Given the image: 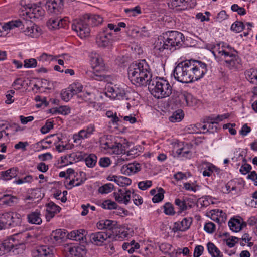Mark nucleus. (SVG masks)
Listing matches in <instances>:
<instances>
[{"mask_svg": "<svg viewBox=\"0 0 257 257\" xmlns=\"http://www.w3.org/2000/svg\"><path fill=\"white\" fill-rule=\"evenodd\" d=\"M207 48L218 61L229 69H237L240 65V59L233 53L235 50L229 45L220 42L216 44H209Z\"/></svg>", "mask_w": 257, "mask_h": 257, "instance_id": "f257e3e1", "label": "nucleus"}, {"mask_svg": "<svg viewBox=\"0 0 257 257\" xmlns=\"http://www.w3.org/2000/svg\"><path fill=\"white\" fill-rule=\"evenodd\" d=\"M184 39L182 33L178 31H168L160 36L154 43L153 52L157 57L162 56L165 50H174L180 47Z\"/></svg>", "mask_w": 257, "mask_h": 257, "instance_id": "f03ea898", "label": "nucleus"}, {"mask_svg": "<svg viewBox=\"0 0 257 257\" xmlns=\"http://www.w3.org/2000/svg\"><path fill=\"white\" fill-rule=\"evenodd\" d=\"M127 73L131 82L139 86L148 84L152 76L150 66L145 60L131 64L128 67Z\"/></svg>", "mask_w": 257, "mask_h": 257, "instance_id": "7ed1b4c3", "label": "nucleus"}, {"mask_svg": "<svg viewBox=\"0 0 257 257\" xmlns=\"http://www.w3.org/2000/svg\"><path fill=\"white\" fill-rule=\"evenodd\" d=\"M93 71H87L86 74L90 79L97 81H105L109 76L105 74L107 67L101 56L96 52L90 55Z\"/></svg>", "mask_w": 257, "mask_h": 257, "instance_id": "20e7f679", "label": "nucleus"}, {"mask_svg": "<svg viewBox=\"0 0 257 257\" xmlns=\"http://www.w3.org/2000/svg\"><path fill=\"white\" fill-rule=\"evenodd\" d=\"M173 75L177 81L183 83L195 81L191 59L179 63L174 69Z\"/></svg>", "mask_w": 257, "mask_h": 257, "instance_id": "39448f33", "label": "nucleus"}, {"mask_svg": "<svg viewBox=\"0 0 257 257\" xmlns=\"http://www.w3.org/2000/svg\"><path fill=\"white\" fill-rule=\"evenodd\" d=\"M148 85L151 93L158 99L168 97L172 93V86L163 78L157 77L151 79Z\"/></svg>", "mask_w": 257, "mask_h": 257, "instance_id": "423d86ee", "label": "nucleus"}, {"mask_svg": "<svg viewBox=\"0 0 257 257\" xmlns=\"http://www.w3.org/2000/svg\"><path fill=\"white\" fill-rule=\"evenodd\" d=\"M106 96L113 99L127 100V108L128 109L136 105V101L132 97L131 93L126 91L123 87L120 86L108 87L105 92Z\"/></svg>", "mask_w": 257, "mask_h": 257, "instance_id": "0eeeda50", "label": "nucleus"}, {"mask_svg": "<svg viewBox=\"0 0 257 257\" xmlns=\"http://www.w3.org/2000/svg\"><path fill=\"white\" fill-rule=\"evenodd\" d=\"M21 4L23 6L19 11V16L22 19L31 20L39 18L44 15L45 11L42 8L36 4H26L22 0Z\"/></svg>", "mask_w": 257, "mask_h": 257, "instance_id": "6e6552de", "label": "nucleus"}, {"mask_svg": "<svg viewBox=\"0 0 257 257\" xmlns=\"http://www.w3.org/2000/svg\"><path fill=\"white\" fill-rule=\"evenodd\" d=\"M71 27L72 30L76 31L81 38L88 36L90 32L89 24L87 20L85 19V15L78 19L74 20Z\"/></svg>", "mask_w": 257, "mask_h": 257, "instance_id": "1a4fd4ad", "label": "nucleus"}, {"mask_svg": "<svg viewBox=\"0 0 257 257\" xmlns=\"http://www.w3.org/2000/svg\"><path fill=\"white\" fill-rule=\"evenodd\" d=\"M113 32L108 28H103L96 35L95 42L98 47L106 48L111 46L113 42Z\"/></svg>", "mask_w": 257, "mask_h": 257, "instance_id": "9d476101", "label": "nucleus"}, {"mask_svg": "<svg viewBox=\"0 0 257 257\" xmlns=\"http://www.w3.org/2000/svg\"><path fill=\"white\" fill-rule=\"evenodd\" d=\"M20 27L22 26L21 29L25 35L32 38L37 37L40 35L39 28L35 25L31 20L22 19Z\"/></svg>", "mask_w": 257, "mask_h": 257, "instance_id": "9b49d317", "label": "nucleus"}, {"mask_svg": "<svg viewBox=\"0 0 257 257\" xmlns=\"http://www.w3.org/2000/svg\"><path fill=\"white\" fill-rule=\"evenodd\" d=\"M193 65L195 81L203 78L208 71L207 65L201 61L191 59Z\"/></svg>", "mask_w": 257, "mask_h": 257, "instance_id": "f8f14e48", "label": "nucleus"}, {"mask_svg": "<svg viewBox=\"0 0 257 257\" xmlns=\"http://www.w3.org/2000/svg\"><path fill=\"white\" fill-rule=\"evenodd\" d=\"M91 242L97 246H102L105 242L109 243L111 237L105 232H97L90 235Z\"/></svg>", "mask_w": 257, "mask_h": 257, "instance_id": "ddd939ff", "label": "nucleus"}, {"mask_svg": "<svg viewBox=\"0 0 257 257\" xmlns=\"http://www.w3.org/2000/svg\"><path fill=\"white\" fill-rule=\"evenodd\" d=\"M168 5L170 8L177 11L185 10L192 7L190 0H169Z\"/></svg>", "mask_w": 257, "mask_h": 257, "instance_id": "4468645a", "label": "nucleus"}, {"mask_svg": "<svg viewBox=\"0 0 257 257\" xmlns=\"http://www.w3.org/2000/svg\"><path fill=\"white\" fill-rule=\"evenodd\" d=\"M131 194L132 192L130 190L120 189L118 192L113 193V196L118 203L127 205L130 201Z\"/></svg>", "mask_w": 257, "mask_h": 257, "instance_id": "2eb2a0df", "label": "nucleus"}, {"mask_svg": "<svg viewBox=\"0 0 257 257\" xmlns=\"http://www.w3.org/2000/svg\"><path fill=\"white\" fill-rule=\"evenodd\" d=\"M33 257H53V249L47 245H41L34 249L32 252Z\"/></svg>", "mask_w": 257, "mask_h": 257, "instance_id": "dca6fc26", "label": "nucleus"}, {"mask_svg": "<svg viewBox=\"0 0 257 257\" xmlns=\"http://www.w3.org/2000/svg\"><path fill=\"white\" fill-rule=\"evenodd\" d=\"M63 5V0H47L46 2V7L51 13L57 14L60 13Z\"/></svg>", "mask_w": 257, "mask_h": 257, "instance_id": "f3484780", "label": "nucleus"}, {"mask_svg": "<svg viewBox=\"0 0 257 257\" xmlns=\"http://www.w3.org/2000/svg\"><path fill=\"white\" fill-rule=\"evenodd\" d=\"M228 226L231 230L237 232L246 226V223L240 217L231 218L228 221Z\"/></svg>", "mask_w": 257, "mask_h": 257, "instance_id": "a211bd4d", "label": "nucleus"}, {"mask_svg": "<svg viewBox=\"0 0 257 257\" xmlns=\"http://www.w3.org/2000/svg\"><path fill=\"white\" fill-rule=\"evenodd\" d=\"M47 25L50 30L58 29L64 28L67 25V20L66 18H51L47 22Z\"/></svg>", "mask_w": 257, "mask_h": 257, "instance_id": "6ab92c4d", "label": "nucleus"}, {"mask_svg": "<svg viewBox=\"0 0 257 257\" xmlns=\"http://www.w3.org/2000/svg\"><path fill=\"white\" fill-rule=\"evenodd\" d=\"M191 199L187 197H180L176 198L174 201L175 204L178 207V214H181L182 212L189 209L192 207Z\"/></svg>", "mask_w": 257, "mask_h": 257, "instance_id": "aec40b11", "label": "nucleus"}, {"mask_svg": "<svg viewBox=\"0 0 257 257\" xmlns=\"http://www.w3.org/2000/svg\"><path fill=\"white\" fill-rule=\"evenodd\" d=\"M192 223V218L191 217H186L182 219L181 221H178L174 223L173 230L174 232L181 231L184 232L187 230L190 227Z\"/></svg>", "mask_w": 257, "mask_h": 257, "instance_id": "412c9836", "label": "nucleus"}, {"mask_svg": "<svg viewBox=\"0 0 257 257\" xmlns=\"http://www.w3.org/2000/svg\"><path fill=\"white\" fill-rule=\"evenodd\" d=\"M20 20H12L3 24L0 23V36L7 34V31L15 28L20 27L21 24Z\"/></svg>", "mask_w": 257, "mask_h": 257, "instance_id": "4be33fe9", "label": "nucleus"}, {"mask_svg": "<svg viewBox=\"0 0 257 257\" xmlns=\"http://www.w3.org/2000/svg\"><path fill=\"white\" fill-rule=\"evenodd\" d=\"M68 250L70 257H83L86 253L85 247L83 245L70 246Z\"/></svg>", "mask_w": 257, "mask_h": 257, "instance_id": "5701e85b", "label": "nucleus"}, {"mask_svg": "<svg viewBox=\"0 0 257 257\" xmlns=\"http://www.w3.org/2000/svg\"><path fill=\"white\" fill-rule=\"evenodd\" d=\"M12 237L18 248L19 246L25 244L27 242L28 239L31 237V235L29 233L25 231L14 234Z\"/></svg>", "mask_w": 257, "mask_h": 257, "instance_id": "b1692460", "label": "nucleus"}, {"mask_svg": "<svg viewBox=\"0 0 257 257\" xmlns=\"http://www.w3.org/2000/svg\"><path fill=\"white\" fill-rule=\"evenodd\" d=\"M117 225L116 221L107 219L101 220L97 223V228L100 230H113L117 227Z\"/></svg>", "mask_w": 257, "mask_h": 257, "instance_id": "393cba45", "label": "nucleus"}, {"mask_svg": "<svg viewBox=\"0 0 257 257\" xmlns=\"http://www.w3.org/2000/svg\"><path fill=\"white\" fill-rule=\"evenodd\" d=\"M65 230L61 229L53 231L50 236V239L54 243H60L65 237H67Z\"/></svg>", "mask_w": 257, "mask_h": 257, "instance_id": "a878e982", "label": "nucleus"}, {"mask_svg": "<svg viewBox=\"0 0 257 257\" xmlns=\"http://www.w3.org/2000/svg\"><path fill=\"white\" fill-rule=\"evenodd\" d=\"M86 231L83 229H80L78 230H74L70 233H68L67 235V238L69 239H72L76 241H79V242H83L85 239Z\"/></svg>", "mask_w": 257, "mask_h": 257, "instance_id": "bb28decb", "label": "nucleus"}, {"mask_svg": "<svg viewBox=\"0 0 257 257\" xmlns=\"http://www.w3.org/2000/svg\"><path fill=\"white\" fill-rule=\"evenodd\" d=\"M18 198L16 196L9 194L4 195L0 198V205L4 206H13L17 203Z\"/></svg>", "mask_w": 257, "mask_h": 257, "instance_id": "cd10ccee", "label": "nucleus"}, {"mask_svg": "<svg viewBox=\"0 0 257 257\" xmlns=\"http://www.w3.org/2000/svg\"><path fill=\"white\" fill-rule=\"evenodd\" d=\"M1 247L5 252H9L12 249H17L18 247L13 240L12 236L9 237L3 241Z\"/></svg>", "mask_w": 257, "mask_h": 257, "instance_id": "c85d7f7f", "label": "nucleus"}, {"mask_svg": "<svg viewBox=\"0 0 257 257\" xmlns=\"http://www.w3.org/2000/svg\"><path fill=\"white\" fill-rule=\"evenodd\" d=\"M85 19L87 20V22L89 25L92 26H96L100 24L103 22V18L98 15H91L86 14H85Z\"/></svg>", "mask_w": 257, "mask_h": 257, "instance_id": "c756f323", "label": "nucleus"}, {"mask_svg": "<svg viewBox=\"0 0 257 257\" xmlns=\"http://www.w3.org/2000/svg\"><path fill=\"white\" fill-rule=\"evenodd\" d=\"M40 211L36 210L27 215L28 222L31 224H40L42 223Z\"/></svg>", "mask_w": 257, "mask_h": 257, "instance_id": "7c9ffc66", "label": "nucleus"}, {"mask_svg": "<svg viewBox=\"0 0 257 257\" xmlns=\"http://www.w3.org/2000/svg\"><path fill=\"white\" fill-rule=\"evenodd\" d=\"M1 179L8 181L13 178L15 177L17 175V170L15 168H11L5 171L0 172Z\"/></svg>", "mask_w": 257, "mask_h": 257, "instance_id": "2f4dec72", "label": "nucleus"}, {"mask_svg": "<svg viewBox=\"0 0 257 257\" xmlns=\"http://www.w3.org/2000/svg\"><path fill=\"white\" fill-rule=\"evenodd\" d=\"M104 145L105 146V149H111L116 154H120L123 152V146L120 143L114 142L113 144H110L108 142H106Z\"/></svg>", "mask_w": 257, "mask_h": 257, "instance_id": "473e14b6", "label": "nucleus"}, {"mask_svg": "<svg viewBox=\"0 0 257 257\" xmlns=\"http://www.w3.org/2000/svg\"><path fill=\"white\" fill-rule=\"evenodd\" d=\"M207 247L209 253L212 257H223L222 253L213 243H208L207 244Z\"/></svg>", "mask_w": 257, "mask_h": 257, "instance_id": "72a5a7b5", "label": "nucleus"}, {"mask_svg": "<svg viewBox=\"0 0 257 257\" xmlns=\"http://www.w3.org/2000/svg\"><path fill=\"white\" fill-rule=\"evenodd\" d=\"M245 77L251 83L257 84V69H249L245 72Z\"/></svg>", "mask_w": 257, "mask_h": 257, "instance_id": "f704fd0d", "label": "nucleus"}, {"mask_svg": "<svg viewBox=\"0 0 257 257\" xmlns=\"http://www.w3.org/2000/svg\"><path fill=\"white\" fill-rule=\"evenodd\" d=\"M123 169H125L128 175L137 173L141 170V166L139 163H130L126 166H123Z\"/></svg>", "mask_w": 257, "mask_h": 257, "instance_id": "c9c22d12", "label": "nucleus"}, {"mask_svg": "<svg viewBox=\"0 0 257 257\" xmlns=\"http://www.w3.org/2000/svg\"><path fill=\"white\" fill-rule=\"evenodd\" d=\"M186 106L193 107L196 106L200 103V101L194 97L191 94L186 92Z\"/></svg>", "mask_w": 257, "mask_h": 257, "instance_id": "e433bc0d", "label": "nucleus"}, {"mask_svg": "<svg viewBox=\"0 0 257 257\" xmlns=\"http://www.w3.org/2000/svg\"><path fill=\"white\" fill-rule=\"evenodd\" d=\"M183 111L181 109H178L173 113L172 115L169 117V120L172 122H178L182 120L184 117Z\"/></svg>", "mask_w": 257, "mask_h": 257, "instance_id": "4c0bfd02", "label": "nucleus"}, {"mask_svg": "<svg viewBox=\"0 0 257 257\" xmlns=\"http://www.w3.org/2000/svg\"><path fill=\"white\" fill-rule=\"evenodd\" d=\"M86 155L87 156L85 157L84 160L86 166L89 168H93L95 166L97 162V156L94 154Z\"/></svg>", "mask_w": 257, "mask_h": 257, "instance_id": "58836bf2", "label": "nucleus"}, {"mask_svg": "<svg viewBox=\"0 0 257 257\" xmlns=\"http://www.w3.org/2000/svg\"><path fill=\"white\" fill-rule=\"evenodd\" d=\"M11 216L12 217L11 218V221L9 222L10 224H9L8 227H14L20 225L21 224L22 219L21 215L20 214L17 213H12Z\"/></svg>", "mask_w": 257, "mask_h": 257, "instance_id": "ea45409f", "label": "nucleus"}, {"mask_svg": "<svg viewBox=\"0 0 257 257\" xmlns=\"http://www.w3.org/2000/svg\"><path fill=\"white\" fill-rule=\"evenodd\" d=\"M185 131L189 134L201 133L202 131H201V123H197L195 124L189 125L186 127Z\"/></svg>", "mask_w": 257, "mask_h": 257, "instance_id": "a19ab883", "label": "nucleus"}, {"mask_svg": "<svg viewBox=\"0 0 257 257\" xmlns=\"http://www.w3.org/2000/svg\"><path fill=\"white\" fill-rule=\"evenodd\" d=\"M114 189V185L111 183L105 184L98 188V192L102 194H108L111 192Z\"/></svg>", "mask_w": 257, "mask_h": 257, "instance_id": "79ce46f5", "label": "nucleus"}, {"mask_svg": "<svg viewBox=\"0 0 257 257\" xmlns=\"http://www.w3.org/2000/svg\"><path fill=\"white\" fill-rule=\"evenodd\" d=\"M106 115L108 118L111 119L110 123L113 125H118V122L120 121V120L116 112H113L112 111H107Z\"/></svg>", "mask_w": 257, "mask_h": 257, "instance_id": "37998d69", "label": "nucleus"}, {"mask_svg": "<svg viewBox=\"0 0 257 257\" xmlns=\"http://www.w3.org/2000/svg\"><path fill=\"white\" fill-rule=\"evenodd\" d=\"M237 185H238V183L234 180H231L228 182L225 186L226 193H229L231 192V191H234L235 193H234V194L236 193Z\"/></svg>", "mask_w": 257, "mask_h": 257, "instance_id": "c03bdc74", "label": "nucleus"}, {"mask_svg": "<svg viewBox=\"0 0 257 257\" xmlns=\"http://www.w3.org/2000/svg\"><path fill=\"white\" fill-rule=\"evenodd\" d=\"M186 91L179 93L177 94V98L176 99V102L179 104L180 107H186V104H187V103H186Z\"/></svg>", "mask_w": 257, "mask_h": 257, "instance_id": "a18cd8bd", "label": "nucleus"}, {"mask_svg": "<svg viewBox=\"0 0 257 257\" xmlns=\"http://www.w3.org/2000/svg\"><path fill=\"white\" fill-rule=\"evenodd\" d=\"M164 212L167 215H174L176 212L174 210V206L170 202H167L163 205Z\"/></svg>", "mask_w": 257, "mask_h": 257, "instance_id": "49530a36", "label": "nucleus"}, {"mask_svg": "<svg viewBox=\"0 0 257 257\" xmlns=\"http://www.w3.org/2000/svg\"><path fill=\"white\" fill-rule=\"evenodd\" d=\"M62 99L68 101L74 95L72 89L70 88V86L65 90H63L61 93Z\"/></svg>", "mask_w": 257, "mask_h": 257, "instance_id": "de8ad7c7", "label": "nucleus"}, {"mask_svg": "<svg viewBox=\"0 0 257 257\" xmlns=\"http://www.w3.org/2000/svg\"><path fill=\"white\" fill-rule=\"evenodd\" d=\"M101 207L105 209H116L117 208V204L112 201H111L110 200H106L104 201L102 204H101Z\"/></svg>", "mask_w": 257, "mask_h": 257, "instance_id": "09e8293b", "label": "nucleus"}, {"mask_svg": "<svg viewBox=\"0 0 257 257\" xmlns=\"http://www.w3.org/2000/svg\"><path fill=\"white\" fill-rule=\"evenodd\" d=\"M12 212H5L0 215V220L5 223L4 225L6 226V227H8L9 224H10L9 222H10L12 218Z\"/></svg>", "mask_w": 257, "mask_h": 257, "instance_id": "8fccbe9b", "label": "nucleus"}, {"mask_svg": "<svg viewBox=\"0 0 257 257\" xmlns=\"http://www.w3.org/2000/svg\"><path fill=\"white\" fill-rule=\"evenodd\" d=\"M245 25L242 22L236 21L232 24L231 30L236 33H239L243 31Z\"/></svg>", "mask_w": 257, "mask_h": 257, "instance_id": "3c124183", "label": "nucleus"}, {"mask_svg": "<svg viewBox=\"0 0 257 257\" xmlns=\"http://www.w3.org/2000/svg\"><path fill=\"white\" fill-rule=\"evenodd\" d=\"M164 193L165 191L163 188H158V193L155 194L152 198L153 202L156 203L161 201L164 198Z\"/></svg>", "mask_w": 257, "mask_h": 257, "instance_id": "603ef678", "label": "nucleus"}, {"mask_svg": "<svg viewBox=\"0 0 257 257\" xmlns=\"http://www.w3.org/2000/svg\"><path fill=\"white\" fill-rule=\"evenodd\" d=\"M78 97L81 98L86 102L91 103L93 101L94 95L91 92H83L78 94Z\"/></svg>", "mask_w": 257, "mask_h": 257, "instance_id": "864d4df0", "label": "nucleus"}, {"mask_svg": "<svg viewBox=\"0 0 257 257\" xmlns=\"http://www.w3.org/2000/svg\"><path fill=\"white\" fill-rule=\"evenodd\" d=\"M132 183L131 180L124 176H119L117 180V184L120 186H125L130 185Z\"/></svg>", "mask_w": 257, "mask_h": 257, "instance_id": "5fc2aeb1", "label": "nucleus"}, {"mask_svg": "<svg viewBox=\"0 0 257 257\" xmlns=\"http://www.w3.org/2000/svg\"><path fill=\"white\" fill-rule=\"evenodd\" d=\"M204 165H205V169L206 170L203 172V175L204 176H210L213 173V169L214 168V166L208 163H205Z\"/></svg>", "mask_w": 257, "mask_h": 257, "instance_id": "6e6d98bb", "label": "nucleus"}, {"mask_svg": "<svg viewBox=\"0 0 257 257\" xmlns=\"http://www.w3.org/2000/svg\"><path fill=\"white\" fill-rule=\"evenodd\" d=\"M124 12L130 15V16H135L136 14L141 13L140 7L139 6L135 7L132 9H125Z\"/></svg>", "mask_w": 257, "mask_h": 257, "instance_id": "4d7b16f0", "label": "nucleus"}, {"mask_svg": "<svg viewBox=\"0 0 257 257\" xmlns=\"http://www.w3.org/2000/svg\"><path fill=\"white\" fill-rule=\"evenodd\" d=\"M176 153L179 156H181L184 157L186 158H190L191 156V152L188 150H186L184 148H180L176 151Z\"/></svg>", "mask_w": 257, "mask_h": 257, "instance_id": "13d9d810", "label": "nucleus"}, {"mask_svg": "<svg viewBox=\"0 0 257 257\" xmlns=\"http://www.w3.org/2000/svg\"><path fill=\"white\" fill-rule=\"evenodd\" d=\"M37 66V61L34 58L24 60V66L26 68H35Z\"/></svg>", "mask_w": 257, "mask_h": 257, "instance_id": "bf43d9fd", "label": "nucleus"}, {"mask_svg": "<svg viewBox=\"0 0 257 257\" xmlns=\"http://www.w3.org/2000/svg\"><path fill=\"white\" fill-rule=\"evenodd\" d=\"M152 185V182L150 180H146L140 182L138 184V187L142 190H145L150 188Z\"/></svg>", "mask_w": 257, "mask_h": 257, "instance_id": "052dcab7", "label": "nucleus"}, {"mask_svg": "<svg viewBox=\"0 0 257 257\" xmlns=\"http://www.w3.org/2000/svg\"><path fill=\"white\" fill-rule=\"evenodd\" d=\"M219 213V214H217V217L215 218L213 217L212 219L217 222L218 223L221 224L225 221L226 216L225 213L223 212L222 210H221Z\"/></svg>", "mask_w": 257, "mask_h": 257, "instance_id": "680f3d73", "label": "nucleus"}, {"mask_svg": "<svg viewBox=\"0 0 257 257\" xmlns=\"http://www.w3.org/2000/svg\"><path fill=\"white\" fill-rule=\"evenodd\" d=\"M240 238L236 237H231L225 240V242L227 245L230 247H233L235 246V244L239 240Z\"/></svg>", "mask_w": 257, "mask_h": 257, "instance_id": "e2e57ef3", "label": "nucleus"}, {"mask_svg": "<svg viewBox=\"0 0 257 257\" xmlns=\"http://www.w3.org/2000/svg\"><path fill=\"white\" fill-rule=\"evenodd\" d=\"M46 210L52 211L53 212L59 213L60 208L53 202H51L46 205Z\"/></svg>", "mask_w": 257, "mask_h": 257, "instance_id": "0e129e2a", "label": "nucleus"}, {"mask_svg": "<svg viewBox=\"0 0 257 257\" xmlns=\"http://www.w3.org/2000/svg\"><path fill=\"white\" fill-rule=\"evenodd\" d=\"M204 229L207 233H212L215 230V225L211 222L206 223Z\"/></svg>", "mask_w": 257, "mask_h": 257, "instance_id": "69168bd1", "label": "nucleus"}, {"mask_svg": "<svg viewBox=\"0 0 257 257\" xmlns=\"http://www.w3.org/2000/svg\"><path fill=\"white\" fill-rule=\"evenodd\" d=\"M53 127V122L47 120L45 124L41 127L40 131L42 134H45L49 132Z\"/></svg>", "mask_w": 257, "mask_h": 257, "instance_id": "338daca9", "label": "nucleus"}, {"mask_svg": "<svg viewBox=\"0 0 257 257\" xmlns=\"http://www.w3.org/2000/svg\"><path fill=\"white\" fill-rule=\"evenodd\" d=\"M70 88H71L74 94H77L82 92L83 87L81 84H73L70 85Z\"/></svg>", "mask_w": 257, "mask_h": 257, "instance_id": "774afa93", "label": "nucleus"}]
</instances>
